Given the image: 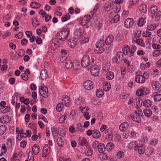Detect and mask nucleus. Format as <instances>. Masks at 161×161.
<instances>
[{
    "label": "nucleus",
    "instance_id": "36",
    "mask_svg": "<svg viewBox=\"0 0 161 161\" xmlns=\"http://www.w3.org/2000/svg\"><path fill=\"white\" fill-rule=\"evenodd\" d=\"M143 113L145 115L148 117H150L152 114V111L149 109H145L143 110Z\"/></svg>",
    "mask_w": 161,
    "mask_h": 161
},
{
    "label": "nucleus",
    "instance_id": "54",
    "mask_svg": "<svg viewBox=\"0 0 161 161\" xmlns=\"http://www.w3.org/2000/svg\"><path fill=\"white\" fill-rule=\"evenodd\" d=\"M7 145L8 148H11L12 145V142L11 139H8L7 141Z\"/></svg>",
    "mask_w": 161,
    "mask_h": 161
},
{
    "label": "nucleus",
    "instance_id": "43",
    "mask_svg": "<svg viewBox=\"0 0 161 161\" xmlns=\"http://www.w3.org/2000/svg\"><path fill=\"white\" fill-rule=\"evenodd\" d=\"M130 47L128 45H126L124 49H123V54L125 55H127L130 52Z\"/></svg>",
    "mask_w": 161,
    "mask_h": 161
},
{
    "label": "nucleus",
    "instance_id": "55",
    "mask_svg": "<svg viewBox=\"0 0 161 161\" xmlns=\"http://www.w3.org/2000/svg\"><path fill=\"white\" fill-rule=\"evenodd\" d=\"M154 100L156 101H159L161 100V94H156L154 96Z\"/></svg>",
    "mask_w": 161,
    "mask_h": 161
},
{
    "label": "nucleus",
    "instance_id": "13",
    "mask_svg": "<svg viewBox=\"0 0 161 161\" xmlns=\"http://www.w3.org/2000/svg\"><path fill=\"white\" fill-rule=\"evenodd\" d=\"M99 7V4L97 3L94 8L93 11L90 13V15H87V17H89L90 18V20H91L92 19V17L93 16L94 13L96 12L97 9H98Z\"/></svg>",
    "mask_w": 161,
    "mask_h": 161
},
{
    "label": "nucleus",
    "instance_id": "3",
    "mask_svg": "<svg viewBox=\"0 0 161 161\" xmlns=\"http://www.w3.org/2000/svg\"><path fill=\"white\" fill-rule=\"evenodd\" d=\"M149 92V91L147 88L143 87L137 90L136 94L138 96H142L148 94Z\"/></svg>",
    "mask_w": 161,
    "mask_h": 161
},
{
    "label": "nucleus",
    "instance_id": "46",
    "mask_svg": "<svg viewBox=\"0 0 161 161\" xmlns=\"http://www.w3.org/2000/svg\"><path fill=\"white\" fill-rule=\"evenodd\" d=\"M139 10L142 13H145L147 10L146 5H141L139 8Z\"/></svg>",
    "mask_w": 161,
    "mask_h": 161
},
{
    "label": "nucleus",
    "instance_id": "42",
    "mask_svg": "<svg viewBox=\"0 0 161 161\" xmlns=\"http://www.w3.org/2000/svg\"><path fill=\"white\" fill-rule=\"evenodd\" d=\"M104 94V92L102 89H99L96 91V95L98 97H101Z\"/></svg>",
    "mask_w": 161,
    "mask_h": 161
},
{
    "label": "nucleus",
    "instance_id": "20",
    "mask_svg": "<svg viewBox=\"0 0 161 161\" xmlns=\"http://www.w3.org/2000/svg\"><path fill=\"white\" fill-rule=\"evenodd\" d=\"M153 148L151 147H149L145 150V153L147 156H149L153 153Z\"/></svg>",
    "mask_w": 161,
    "mask_h": 161
},
{
    "label": "nucleus",
    "instance_id": "11",
    "mask_svg": "<svg viewBox=\"0 0 161 161\" xmlns=\"http://www.w3.org/2000/svg\"><path fill=\"white\" fill-rule=\"evenodd\" d=\"M140 117L139 115H136V116L130 114L128 116L127 118L129 119H131L137 123H140L141 121Z\"/></svg>",
    "mask_w": 161,
    "mask_h": 161
},
{
    "label": "nucleus",
    "instance_id": "38",
    "mask_svg": "<svg viewBox=\"0 0 161 161\" xmlns=\"http://www.w3.org/2000/svg\"><path fill=\"white\" fill-rule=\"evenodd\" d=\"M157 27L155 24H148L147 26V29L148 30L152 31L154 30Z\"/></svg>",
    "mask_w": 161,
    "mask_h": 161
},
{
    "label": "nucleus",
    "instance_id": "52",
    "mask_svg": "<svg viewBox=\"0 0 161 161\" xmlns=\"http://www.w3.org/2000/svg\"><path fill=\"white\" fill-rule=\"evenodd\" d=\"M64 105L62 103H59L56 106V110L58 112H60L62 109Z\"/></svg>",
    "mask_w": 161,
    "mask_h": 161
},
{
    "label": "nucleus",
    "instance_id": "53",
    "mask_svg": "<svg viewBox=\"0 0 161 161\" xmlns=\"http://www.w3.org/2000/svg\"><path fill=\"white\" fill-rule=\"evenodd\" d=\"M161 12L158 11L156 13L155 15V19L156 21H158L161 18Z\"/></svg>",
    "mask_w": 161,
    "mask_h": 161
},
{
    "label": "nucleus",
    "instance_id": "14",
    "mask_svg": "<svg viewBox=\"0 0 161 161\" xmlns=\"http://www.w3.org/2000/svg\"><path fill=\"white\" fill-rule=\"evenodd\" d=\"M65 67L67 69H70L72 68L73 63H72L70 60H65V62H64Z\"/></svg>",
    "mask_w": 161,
    "mask_h": 161
},
{
    "label": "nucleus",
    "instance_id": "44",
    "mask_svg": "<svg viewBox=\"0 0 161 161\" xmlns=\"http://www.w3.org/2000/svg\"><path fill=\"white\" fill-rule=\"evenodd\" d=\"M57 142L58 146L60 147H62L64 144V142L61 137H58L57 139Z\"/></svg>",
    "mask_w": 161,
    "mask_h": 161
},
{
    "label": "nucleus",
    "instance_id": "51",
    "mask_svg": "<svg viewBox=\"0 0 161 161\" xmlns=\"http://www.w3.org/2000/svg\"><path fill=\"white\" fill-rule=\"evenodd\" d=\"M104 40L103 39L101 40L98 42H97V44L96 46V47H103L104 45Z\"/></svg>",
    "mask_w": 161,
    "mask_h": 161
},
{
    "label": "nucleus",
    "instance_id": "24",
    "mask_svg": "<svg viewBox=\"0 0 161 161\" xmlns=\"http://www.w3.org/2000/svg\"><path fill=\"white\" fill-rule=\"evenodd\" d=\"M73 64L72 67L74 70L76 71L79 69L80 67L79 62L76 61L74 62Z\"/></svg>",
    "mask_w": 161,
    "mask_h": 161
},
{
    "label": "nucleus",
    "instance_id": "26",
    "mask_svg": "<svg viewBox=\"0 0 161 161\" xmlns=\"http://www.w3.org/2000/svg\"><path fill=\"white\" fill-rule=\"evenodd\" d=\"M128 124L126 122H124L119 126V128L120 131H122L128 127Z\"/></svg>",
    "mask_w": 161,
    "mask_h": 161
},
{
    "label": "nucleus",
    "instance_id": "49",
    "mask_svg": "<svg viewBox=\"0 0 161 161\" xmlns=\"http://www.w3.org/2000/svg\"><path fill=\"white\" fill-rule=\"evenodd\" d=\"M136 48L135 46H132L131 50H130V57H131L133 55V53L136 51Z\"/></svg>",
    "mask_w": 161,
    "mask_h": 161
},
{
    "label": "nucleus",
    "instance_id": "15",
    "mask_svg": "<svg viewBox=\"0 0 161 161\" xmlns=\"http://www.w3.org/2000/svg\"><path fill=\"white\" fill-rule=\"evenodd\" d=\"M158 10L157 7L155 5H153L151 6L150 8L151 13L152 14L151 17L153 18L155 13Z\"/></svg>",
    "mask_w": 161,
    "mask_h": 161
},
{
    "label": "nucleus",
    "instance_id": "6",
    "mask_svg": "<svg viewBox=\"0 0 161 161\" xmlns=\"http://www.w3.org/2000/svg\"><path fill=\"white\" fill-rule=\"evenodd\" d=\"M62 103L66 107H69L71 104L70 99L67 96H64L62 97Z\"/></svg>",
    "mask_w": 161,
    "mask_h": 161
},
{
    "label": "nucleus",
    "instance_id": "34",
    "mask_svg": "<svg viewBox=\"0 0 161 161\" xmlns=\"http://www.w3.org/2000/svg\"><path fill=\"white\" fill-rule=\"evenodd\" d=\"M135 42L136 44L141 47H144L145 46L143 40L141 38L136 39Z\"/></svg>",
    "mask_w": 161,
    "mask_h": 161
},
{
    "label": "nucleus",
    "instance_id": "19",
    "mask_svg": "<svg viewBox=\"0 0 161 161\" xmlns=\"http://www.w3.org/2000/svg\"><path fill=\"white\" fill-rule=\"evenodd\" d=\"M85 102V100L81 97L77 98L75 100V103L77 105H81L83 104Z\"/></svg>",
    "mask_w": 161,
    "mask_h": 161
},
{
    "label": "nucleus",
    "instance_id": "64",
    "mask_svg": "<svg viewBox=\"0 0 161 161\" xmlns=\"http://www.w3.org/2000/svg\"><path fill=\"white\" fill-rule=\"evenodd\" d=\"M80 110L82 113H85L89 109V108L88 107H80Z\"/></svg>",
    "mask_w": 161,
    "mask_h": 161
},
{
    "label": "nucleus",
    "instance_id": "2",
    "mask_svg": "<svg viewBox=\"0 0 161 161\" xmlns=\"http://www.w3.org/2000/svg\"><path fill=\"white\" fill-rule=\"evenodd\" d=\"M69 34V31L68 29H65L63 31H60L57 36V37L61 41L66 40Z\"/></svg>",
    "mask_w": 161,
    "mask_h": 161
},
{
    "label": "nucleus",
    "instance_id": "9",
    "mask_svg": "<svg viewBox=\"0 0 161 161\" xmlns=\"http://www.w3.org/2000/svg\"><path fill=\"white\" fill-rule=\"evenodd\" d=\"M135 80L137 83H143L145 81V78L143 75H138L136 77Z\"/></svg>",
    "mask_w": 161,
    "mask_h": 161
},
{
    "label": "nucleus",
    "instance_id": "28",
    "mask_svg": "<svg viewBox=\"0 0 161 161\" xmlns=\"http://www.w3.org/2000/svg\"><path fill=\"white\" fill-rule=\"evenodd\" d=\"M79 143L81 145L86 146L87 145V140L84 138L80 137L79 139Z\"/></svg>",
    "mask_w": 161,
    "mask_h": 161
},
{
    "label": "nucleus",
    "instance_id": "10",
    "mask_svg": "<svg viewBox=\"0 0 161 161\" xmlns=\"http://www.w3.org/2000/svg\"><path fill=\"white\" fill-rule=\"evenodd\" d=\"M134 150L135 151L137 150L138 153L140 154H143L144 152L145 153V147L143 145H142L140 146H138V145L136 146L134 148Z\"/></svg>",
    "mask_w": 161,
    "mask_h": 161
},
{
    "label": "nucleus",
    "instance_id": "21",
    "mask_svg": "<svg viewBox=\"0 0 161 161\" xmlns=\"http://www.w3.org/2000/svg\"><path fill=\"white\" fill-rule=\"evenodd\" d=\"M32 150L35 155H37L39 152V147L36 144H34L32 147Z\"/></svg>",
    "mask_w": 161,
    "mask_h": 161
},
{
    "label": "nucleus",
    "instance_id": "35",
    "mask_svg": "<svg viewBox=\"0 0 161 161\" xmlns=\"http://www.w3.org/2000/svg\"><path fill=\"white\" fill-rule=\"evenodd\" d=\"M7 129V127L5 125H2L0 126V136L3 135L4 133Z\"/></svg>",
    "mask_w": 161,
    "mask_h": 161
},
{
    "label": "nucleus",
    "instance_id": "16",
    "mask_svg": "<svg viewBox=\"0 0 161 161\" xmlns=\"http://www.w3.org/2000/svg\"><path fill=\"white\" fill-rule=\"evenodd\" d=\"M46 88V87L42 86L39 90L40 93L43 97H48L47 92H46L45 89V91H44V89Z\"/></svg>",
    "mask_w": 161,
    "mask_h": 161
},
{
    "label": "nucleus",
    "instance_id": "37",
    "mask_svg": "<svg viewBox=\"0 0 161 161\" xmlns=\"http://www.w3.org/2000/svg\"><path fill=\"white\" fill-rule=\"evenodd\" d=\"M119 15L118 14H116L114 17L111 20L110 22L111 23H117L119 20Z\"/></svg>",
    "mask_w": 161,
    "mask_h": 161
},
{
    "label": "nucleus",
    "instance_id": "30",
    "mask_svg": "<svg viewBox=\"0 0 161 161\" xmlns=\"http://www.w3.org/2000/svg\"><path fill=\"white\" fill-rule=\"evenodd\" d=\"M111 87V85L109 83L107 82H105L103 84V88L104 90L106 92L108 91Z\"/></svg>",
    "mask_w": 161,
    "mask_h": 161
},
{
    "label": "nucleus",
    "instance_id": "7",
    "mask_svg": "<svg viewBox=\"0 0 161 161\" xmlns=\"http://www.w3.org/2000/svg\"><path fill=\"white\" fill-rule=\"evenodd\" d=\"M123 55V53L121 52H119L116 53L115 58L116 63L119 64L121 62Z\"/></svg>",
    "mask_w": 161,
    "mask_h": 161
},
{
    "label": "nucleus",
    "instance_id": "58",
    "mask_svg": "<svg viewBox=\"0 0 161 161\" xmlns=\"http://www.w3.org/2000/svg\"><path fill=\"white\" fill-rule=\"evenodd\" d=\"M124 155V153L122 151H119L118 152L116 156L118 158H122Z\"/></svg>",
    "mask_w": 161,
    "mask_h": 161
},
{
    "label": "nucleus",
    "instance_id": "57",
    "mask_svg": "<svg viewBox=\"0 0 161 161\" xmlns=\"http://www.w3.org/2000/svg\"><path fill=\"white\" fill-rule=\"evenodd\" d=\"M161 54V51L160 50H157L154 51L153 53V56L154 57L159 55Z\"/></svg>",
    "mask_w": 161,
    "mask_h": 161
},
{
    "label": "nucleus",
    "instance_id": "60",
    "mask_svg": "<svg viewBox=\"0 0 161 161\" xmlns=\"http://www.w3.org/2000/svg\"><path fill=\"white\" fill-rule=\"evenodd\" d=\"M66 115L64 114L59 119V121L60 123H62L66 119Z\"/></svg>",
    "mask_w": 161,
    "mask_h": 161
},
{
    "label": "nucleus",
    "instance_id": "63",
    "mask_svg": "<svg viewBox=\"0 0 161 161\" xmlns=\"http://www.w3.org/2000/svg\"><path fill=\"white\" fill-rule=\"evenodd\" d=\"M97 48H98V50H97V53L98 54H100L103 52L104 51V49L103 48V47H97Z\"/></svg>",
    "mask_w": 161,
    "mask_h": 161
},
{
    "label": "nucleus",
    "instance_id": "4",
    "mask_svg": "<svg viewBox=\"0 0 161 161\" xmlns=\"http://www.w3.org/2000/svg\"><path fill=\"white\" fill-rule=\"evenodd\" d=\"M99 68L97 65H92L90 68V72L94 76H98L99 74Z\"/></svg>",
    "mask_w": 161,
    "mask_h": 161
},
{
    "label": "nucleus",
    "instance_id": "39",
    "mask_svg": "<svg viewBox=\"0 0 161 161\" xmlns=\"http://www.w3.org/2000/svg\"><path fill=\"white\" fill-rule=\"evenodd\" d=\"M83 126L80 123H77L76 125V129L77 131L82 132L84 131V129H83Z\"/></svg>",
    "mask_w": 161,
    "mask_h": 161
},
{
    "label": "nucleus",
    "instance_id": "59",
    "mask_svg": "<svg viewBox=\"0 0 161 161\" xmlns=\"http://www.w3.org/2000/svg\"><path fill=\"white\" fill-rule=\"evenodd\" d=\"M136 144L135 142H133L129 144L128 147L129 149H131L133 147H135L136 146Z\"/></svg>",
    "mask_w": 161,
    "mask_h": 161
},
{
    "label": "nucleus",
    "instance_id": "41",
    "mask_svg": "<svg viewBox=\"0 0 161 161\" xmlns=\"http://www.w3.org/2000/svg\"><path fill=\"white\" fill-rule=\"evenodd\" d=\"M145 19L143 18H140L138 21V25L141 27L144 25L145 23Z\"/></svg>",
    "mask_w": 161,
    "mask_h": 161
},
{
    "label": "nucleus",
    "instance_id": "62",
    "mask_svg": "<svg viewBox=\"0 0 161 161\" xmlns=\"http://www.w3.org/2000/svg\"><path fill=\"white\" fill-rule=\"evenodd\" d=\"M21 78L24 80H27L28 79V77L25 73H23L21 75Z\"/></svg>",
    "mask_w": 161,
    "mask_h": 161
},
{
    "label": "nucleus",
    "instance_id": "31",
    "mask_svg": "<svg viewBox=\"0 0 161 161\" xmlns=\"http://www.w3.org/2000/svg\"><path fill=\"white\" fill-rule=\"evenodd\" d=\"M114 145L112 142H110L107 143L106 147V150L107 151H109L111 150L114 147Z\"/></svg>",
    "mask_w": 161,
    "mask_h": 161
},
{
    "label": "nucleus",
    "instance_id": "29",
    "mask_svg": "<svg viewBox=\"0 0 161 161\" xmlns=\"http://www.w3.org/2000/svg\"><path fill=\"white\" fill-rule=\"evenodd\" d=\"M113 4L112 2H107L105 5L104 7V8L105 10L107 11H109L111 8L112 5Z\"/></svg>",
    "mask_w": 161,
    "mask_h": 161
},
{
    "label": "nucleus",
    "instance_id": "40",
    "mask_svg": "<svg viewBox=\"0 0 161 161\" xmlns=\"http://www.w3.org/2000/svg\"><path fill=\"white\" fill-rule=\"evenodd\" d=\"M2 151L0 152V156H2L3 153L7 151V148L5 144H3L2 146Z\"/></svg>",
    "mask_w": 161,
    "mask_h": 161
},
{
    "label": "nucleus",
    "instance_id": "17",
    "mask_svg": "<svg viewBox=\"0 0 161 161\" xmlns=\"http://www.w3.org/2000/svg\"><path fill=\"white\" fill-rule=\"evenodd\" d=\"M97 149L100 153H103L105 152L106 149L103 144L100 143L97 146Z\"/></svg>",
    "mask_w": 161,
    "mask_h": 161
},
{
    "label": "nucleus",
    "instance_id": "27",
    "mask_svg": "<svg viewBox=\"0 0 161 161\" xmlns=\"http://www.w3.org/2000/svg\"><path fill=\"white\" fill-rule=\"evenodd\" d=\"M143 105L147 108L150 107L152 105L151 101L149 99L144 100L143 102Z\"/></svg>",
    "mask_w": 161,
    "mask_h": 161
},
{
    "label": "nucleus",
    "instance_id": "33",
    "mask_svg": "<svg viewBox=\"0 0 161 161\" xmlns=\"http://www.w3.org/2000/svg\"><path fill=\"white\" fill-rule=\"evenodd\" d=\"M106 77L108 79L111 80L114 77V73L111 71L108 72L106 73Z\"/></svg>",
    "mask_w": 161,
    "mask_h": 161
},
{
    "label": "nucleus",
    "instance_id": "23",
    "mask_svg": "<svg viewBox=\"0 0 161 161\" xmlns=\"http://www.w3.org/2000/svg\"><path fill=\"white\" fill-rule=\"evenodd\" d=\"M114 39V37L112 35H109L106 38L105 43L107 45L110 44Z\"/></svg>",
    "mask_w": 161,
    "mask_h": 161
},
{
    "label": "nucleus",
    "instance_id": "32",
    "mask_svg": "<svg viewBox=\"0 0 161 161\" xmlns=\"http://www.w3.org/2000/svg\"><path fill=\"white\" fill-rule=\"evenodd\" d=\"M30 6L32 8H37L41 6V4L37 3L35 2H33L31 3Z\"/></svg>",
    "mask_w": 161,
    "mask_h": 161
},
{
    "label": "nucleus",
    "instance_id": "47",
    "mask_svg": "<svg viewBox=\"0 0 161 161\" xmlns=\"http://www.w3.org/2000/svg\"><path fill=\"white\" fill-rule=\"evenodd\" d=\"M89 22V19L86 17H84L81 21V24L82 25H85Z\"/></svg>",
    "mask_w": 161,
    "mask_h": 161
},
{
    "label": "nucleus",
    "instance_id": "18",
    "mask_svg": "<svg viewBox=\"0 0 161 161\" xmlns=\"http://www.w3.org/2000/svg\"><path fill=\"white\" fill-rule=\"evenodd\" d=\"M40 75L42 80H45L47 76V70L45 69L42 70L41 72Z\"/></svg>",
    "mask_w": 161,
    "mask_h": 161
},
{
    "label": "nucleus",
    "instance_id": "48",
    "mask_svg": "<svg viewBox=\"0 0 161 161\" xmlns=\"http://www.w3.org/2000/svg\"><path fill=\"white\" fill-rule=\"evenodd\" d=\"M25 53V51L23 49H20L16 52V53L19 57L23 56Z\"/></svg>",
    "mask_w": 161,
    "mask_h": 161
},
{
    "label": "nucleus",
    "instance_id": "22",
    "mask_svg": "<svg viewBox=\"0 0 161 161\" xmlns=\"http://www.w3.org/2000/svg\"><path fill=\"white\" fill-rule=\"evenodd\" d=\"M152 86L153 89L158 90L160 89L161 85L158 82L155 81L152 84Z\"/></svg>",
    "mask_w": 161,
    "mask_h": 161
},
{
    "label": "nucleus",
    "instance_id": "25",
    "mask_svg": "<svg viewBox=\"0 0 161 161\" xmlns=\"http://www.w3.org/2000/svg\"><path fill=\"white\" fill-rule=\"evenodd\" d=\"M92 136L93 138H97L100 136V133L99 131L97 130H94L93 131Z\"/></svg>",
    "mask_w": 161,
    "mask_h": 161
},
{
    "label": "nucleus",
    "instance_id": "1",
    "mask_svg": "<svg viewBox=\"0 0 161 161\" xmlns=\"http://www.w3.org/2000/svg\"><path fill=\"white\" fill-rule=\"evenodd\" d=\"M94 62V59L93 58H91V61H90L89 56L85 55L83 57L81 61V65L82 67L86 68L89 65H91Z\"/></svg>",
    "mask_w": 161,
    "mask_h": 161
},
{
    "label": "nucleus",
    "instance_id": "56",
    "mask_svg": "<svg viewBox=\"0 0 161 161\" xmlns=\"http://www.w3.org/2000/svg\"><path fill=\"white\" fill-rule=\"evenodd\" d=\"M135 113L137 115H139L140 116H143V114L142 110L141 109L136 110L135 111Z\"/></svg>",
    "mask_w": 161,
    "mask_h": 161
},
{
    "label": "nucleus",
    "instance_id": "61",
    "mask_svg": "<svg viewBox=\"0 0 161 161\" xmlns=\"http://www.w3.org/2000/svg\"><path fill=\"white\" fill-rule=\"evenodd\" d=\"M151 35V33L148 31H146L145 33L142 34V36L144 37H150Z\"/></svg>",
    "mask_w": 161,
    "mask_h": 161
},
{
    "label": "nucleus",
    "instance_id": "45",
    "mask_svg": "<svg viewBox=\"0 0 161 161\" xmlns=\"http://www.w3.org/2000/svg\"><path fill=\"white\" fill-rule=\"evenodd\" d=\"M136 107L138 108H139L142 104V100L141 98L138 97V98H136Z\"/></svg>",
    "mask_w": 161,
    "mask_h": 161
},
{
    "label": "nucleus",
    "instance_id": "12",
    "mask_svg": "<svg viewBox=\"0 0 161 161\" xmlns=\"http://www.w3.org/2000/svg\"><path fill=\"white\" fill-rule=\"evenodd\" d=\"M10 118L9 116L5 115L0 119V121L3 123L6 124L10 121Z\"/></svg>",
    "mask_w": 161,
    "mask_h": 161
},
{
    "label": "nucleus",
    "instance_id": "8",
    "mask_svg": "<svg viewBox=\"0 0 161 161\" xmlns=\"http://www.w3.org/2000/svg\"><path fill=\"white\" fill-rule=\"evenodd\" d=\"M134 23V21L132 18H128L125 21L124 25L126 28H129L131 27Z\"/></svg>",
    "mask_w": 161,
    "mask_h": 161
},
{
    "label": "nucleus",
    "instance_id": "50",
    "mask_svg": "<svg viewBox=\"0 0 161 161\" xmlns=\"http://www.w3.org/2000/svg\"><path fill=\"white\" fill-rule=\"evenodd\" d=\"M70 15L69 14H66L63 17L61 18V20L62 22H64L67 21L70 18Z\"/></svg>",
    "mask_w": 161,
    "mask_h": 161
},
{
    "label": "nucleus",
    "instance_id": "5",
    "mask_svg": "<svg viewBox=\"0 0 161 161\" xmlns=\"http://www.w3.org/2000/svg\"><path fill=\"white\" fill-rule=\"evenodd\" d=\"M93 82L90 80H87L85 81L84 83V87L87 90H91L93 88Z\"/></svg>",
    "mask_w": 161,
    "mask_h": 161
}]
</instances>
